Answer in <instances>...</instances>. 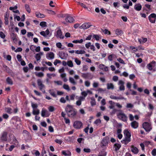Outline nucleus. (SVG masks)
<instances>
[{
  "instance_id": "f257e3e1",
  "label": "nucleus",
  "mask_w": 156,
  "mask_h": 156,
  "mask_svg": "<svg viewBox=\"0 0 156 156\" xmlns=\"http://www.w3.org/2000/svg\"><path fill=\"white\" fill-rule=\"evenodd\" d=\"M66 111L68 116L71 118H73L76 115L77 112L72 106L68 105L65 109Z\"/></svg>"
},
{
  "instance_id": "f03ea898",
  "label": "nucleus",
  "mask_w": 156,
  "mask_h": 156,
  "mask_svg": "<svg viewBox=\"0 0 156 156\" xmlns=\"http://www.w3.org/2000/svg\"><path fill=\"white\" fill-rule=\"evenodd\" d=\"M117 116L119 119L124 122H126L127 120V116L122 111H120L117 113Z\"/></svg>"
},
{
  "instance_id": "7ed1b4c3",
  "label": "nucleus",
  "mask_w": 156,
  "mask_h": 156,
  "mask_svg": "<svg viewBox=\"0 0 156 156\" xmlns=\"http://www.w3.org/2000/svg\"><path fill=\"white\" fill-rule=\"evenodd\" d=\"M156 62L154 61H152L151 62L147 64V67L149 70H153L155 72L156 71Z\"/></svg>"
},
{
  "instance_id": "20e7f679",
  "label": "nucleus",
  "mask_w": 156,
  "mask_h": 156,
  "mask_svg": "<svg viewBox=\"0 0 156 156\" xmlns=\"http://www.w3.org/2000/svg\"><path fill=\"white\" fill-rule=\"evenodd\" d=\"M143 128L147 132H149L152 129V127L151 124L148 122H145L142 124Z\"/></svg>"
},
{
  "instance_id": "39448f33",
  "label": "nucleus",
  "mask_w": 156,
  "mask_h": 156,
  "mask_svg": "<svg viewBox=\"0 0 156 156\" xmlns=\"http://www.w3.org/2000/svg\"><path fill=\"white\" fill-rule=\"evenodd\" d=\"M8 133L7 132L4 131L2 133L0 137V142L6 141L7 140Z\"/></svg>"
},
{
  "instance_id": "423d86ee",
  "label": "nucleus",
  "mask_w": 156,
  "mask_h": 156,
  "mask_svg": "<svg viewBox=\"0 0 156 156\" xmlns=\"http://www.w3.org/2000/svg\"><path fill=\"white\" fill-rule=\"evenodd\" d=\"M73 126L75 129H79L82 126V123L80 121H76L74 122Z\"/></svg>"
},
{
  "instance_id": "0eeeda50",
  "label": "nucleus",
  "mask_w": 156,
  "mask_h": 156,
  "mask_svg": "<svg viewBox=\"0 0 156 156\" xmlns=\"http://www.w3.org/2000/svg\"><path fill=\"white\" fill-rule=\"evenodd\" d=\"M82 77L85 79H92L93 78V76L91 74L89 73H82Z\"/></svg>"
},
{
  "instance_id": "6e6552de",
  "label": "nucleus",
  "mask_w": 156,
  "mask_h": 156,
  "mask_svg": "<svg viewBox=\"0 0 156 156\" xmlns=\"http://www.w3.org/2000/svg\"><path fill=\"white\" fill-rule=\"evenodd\" d=\"M124 82L122 80H119L118 83V85L119 86V90L124 91L125 88L124 86Z\"/></svg>"
},
{
  "instance_id": "1a4fd4ad",
  "label": "nucleus",
  "mask_w": 156,
  "mask_h": 156,
  "mask_svg": "<svg viewBox=\"0 0 156 156\" xmlns=\"http://www.w3.org/2000/svg\"><path fill=\"white\" fill-rule=\"evenodd\" d=\"M148 19L150 22L151 23H154L156 19V14L154 13L151 14L148 16Z\"/></svg>"
},
{
  "instance_id": "9d476101",
  "label": "nucleus",
  "mask_w": 156,
  "mask_h": 156,
  "mask_svg": "<svg viewBox=\"0 0 156 156\" xmlns=\"http://www.w3.org/2000/svg\"><path fill=\"white\" fill-rule=\"evenodd\" d=\"M46 58L48 60H52L55 58V54L53 52H49L46 54Z\"/></svg>"
},
{
  "instance_id": "9b49d317",
  "label": "nucleus",
  "mask_w": 156,
  "mask_h": 156,
  "mask_svg": "<svg viewBox=\"0 0 156 156\" xmlns=\"http://www.w3.org/2000/svg\"><path fill=\"white\" fill-rule=\"evenodd\" d=\"M59 57L62 59H66L68 57V55L67 53L61 51L59 53Z\"/></svg>"
},
{
  "instance_id": "f8f14e48",
  "label": "nucleus",
  "mask_w": 156,
  "mask_h": 156,
  "mask_svg": "<svg viewBox=\"0 0 156 156\" xmlns=\"http://www.w3.org/2000/svg\"><path fill=\"white\" fill-rule=\"evenodd\" d=\"M65 20L66 23H73L75 21L74 18L73 17L68 15L65 19Z\"/></svg>"
},
{
  "instance_id": "ddd939ff",
  "label": "nucleus",
  "mask_w": 156,
  "mask_h": 156,
  "mask_svg": "<svg viewBox=\"0 0 156 156\" xmlns=\"http://www.w3.org/2000/svg\"><path fill=\"white\" fill-rule=\"evenodd\" d=\"M56 36L57 37L60 38L61 39H62L64 38V36L62 35L61 30L60 29L57 30Z\"/></svg>"
},
{
  "instance_id": "4468645a",
  "label": "nucleus",
  "mask_w": 156,
  "mask_h": 156,
  "mask_svg": "<svg viewBox=\"0 0 156 156\" xmlns=\"http://www.w3.org/2000/svg\"><path fill=\"white\" fill-rule=\"evenodd\" d=\"M91 26V25L89 23H85L83 24L80 27V28L81 29H86L89 28Z\"/></svg>"
},
{
  "instance_id": "2eb2a0df",
  "label": "nucleus",
  "mask_w": 156,
  "mask_h": 156,
  "mask_svg": "<svg viewBox=\"0 0 156 156\" xmlns=\"http://www.w3.org/2000/svg\"><path fill=\"white\" fill-rule=\"evenodd\" d=\"M43 54V52H40V53H37L35 55V57L37 62H40V60L41 58V56H42Z\"/></svg>"
},
{
  "instance_id": "dca6fc26",
  "label": "nucleus",
  "mask_w": 156,
  "mask_h": 156,
  "mask_svg": "<svg viewBox=\"0 0 156 156\" xmlns=\"http://www.w3.org/2000/svg\"><path fill=\"white\" fill-rule=\"evenodd\" d=\"M123 133L125 138H130L131 134L130 133L128 130L125 129L124 130Z\"/></svg>"
},
{
  "instance_id": "f3484780",
  "label": "nucleus",
  "mask_w": 156,
  "mask_h": 156,
  "mask_svg": "<svg viewBox=\"0 0 156 156\" xmlns=\"http://www.w3.org/2000/svg\"><path fill=\"white\" fill-rule=\"evenodd\" d=\"M131 141V138H125V139L121 141V142L125 145L127 144Z\"/></svg>"
},
{
  "instance_id": "a211bd4d",
  "label": "nucleus",
  "mask_w": 156,
  "mask_h": 156,
  "mask_svg": "<svg viewBox=\"0 0 156 156\" xmlns=\"http://www.w3.org/2000/svg\"><path fill=\"white\" fill-rule=\"evenodd\" d=\"M131 125L133 128H137L138 126V123L136 121H133L131 122Z\"/></svg>"
},
{
  "instance_id": "6ab92c4d",
  "label": "nucleus",
  "mask_w": 156,
  "mask_h": 156,
  "mask_svg": "<svg viewBox=\"0 0 156 156\" xmlns=\"http://www.w3.org/2000/svg\"><path fill=\"white\" fill-rule=\"evenodd\" d=\"M131 151L134 154H137L139 151L137 148L133 146H132L131 147Z\"/></svg>"
},
{
  "instance_id": "aec40b11",
  "label": "nucleus",
  "mask_w": 156,
  "mask_h": 156,
  "mask_svg": "<svg viewBox=\"0 0 156 156\" xmlns=\"http://www.w3.org/2000/svg\"><path fill=\"white\" fill-rule=\"evenodd\" d=\"M99 67L100 69L103 70L104 71H107L108 70V67L103 64H100L99 66Z\"/></svg>"
},
{
  "instance_id": "412c9836",
  "label": "nucleus",
  "mask_w": 156,
  "mask_h": 156,
  "mask_svg": "<svg viewBox=\"0 0 156 156\" xmlns=\"http://www.w3.org/2000/svg\"><path fill=\"white\" fill-rule=\"evenodd\" d=\"M35 14L36 17L38 18H42L45 17V15L44 14H41L39 12H36Z\"/></svg>"
},
{
  "instance_id": "4be33fe9",
  "label": "nucleus",
  "mask_w": 156,
  "mask_h": 156,
  "mask_svg": "<svg viewBox=\"0 0 156 156\" xmlns=\"http://www.w3.org/2000/svg\"><path fill=\"white\" fill-rule=\"evenodd\" d=\"M134 8L136 10L140 11L141 9L142 6L140 4H137L134 5Z\"/></svg>"
},
{
  "instance_id": "5701e85b",
  "label": "nucleus",
  "mask_w": 156,
  "mask_h": 156,
  "mask_svg": "<svg viewBox=\"0 0 156 156\" xmlns=\"http://www.w3.org/2000/svg\"><path fill=\"white\" fill-rule=\"evenodd\" d=\"M147 39L146 38H144L143 37L138 39V41L140 44H143L145 43L147 41Z\"/></svg>"
},
{
  "instance_id": "b1692460",
  "label": "nucleus",
  "mask_w": 156,
  "mask_h": 156,
  "mask_svg": "<svg viewBox=\"0 0 156 156\" xmlns=\"http://www.w3.org/2000/svg\"><path fill=\"white\" fill-rule=\"evenodd\" d=\"M34 74L37 76L39 77H42L44 76V74L42 72H35Z\"/></svg>"
},
{
  "instance_id": "393cba45",
  "label": "nucleus",
  "mask_w": 156,
  "mask_h": 156,
  "mask_svg": "<svg viewBox=\"0 0 156 156\" xmlns=\"http://www.w3.org/2000/svg\"><path fill=\"white\" fill-rule=\"evenodd\" d=\"M7 83L9 85H12L13 84V81L12 79L9 77H8L6 79Z\"/></svg>"
},
{
  "instance_id": "a878e982",
  "label": "nucleus",
  "mask_w": 156,
  "mask_h": 156,
  "mask_svg": "<svg viewBox=\"0 0 156 156\" xmlns=\"http://www.w3.org/2000/svg\"><path fill=\"white\" fill-rule=\"evenodd\" d=\"M121 147L120 144L118 143H116L114 144V147L115 149V150L116 151L119 150Z\"/></svg>"
},
{
  "instance_id": "bb28decb",
  "label": "nucleus",
  "mask_w": 156,
  "mask_h": 156,
  "mask_svg": "<svg viewBox=\"0 0 156 156\" xmlns=\"http://www.w3.org/2000/svg\"><path fill=\"white\" fill-rule=\"evenodd\" d=\"M107 88L108 90H113L114 89V85L112 83H108L107 84Z\"/></svg>"
},
{
  "instance_id": "cd10ccee",
  "label": "nucleus",
  "mask_w": 156,
  "mask_h": 156,
  "mask_svg": "<svg viewBox=\"0 0 156 156\" xmlns=\"http://www.w3.org/2000/svg\"><path fill=\"white\" fill-rule=\"evenodd\" d=\"M115 33L118 36L121 35L123 34V32L120 30L117 29L115 30Z\"/></svg>"
},
{
  "instance_id": "c85d7f7f",
  "label": "nucleus",
  "mask_w": 156,
  "mask_h": 156,
  "mask_svg": "<svg viewBox=\"0 0 156 156\" xmlns=\"http://www.w3.org/2000/svg\"><path fill=\"white\" fill-rule=\"evenodd\" d=\"M5 110L6 112L9 114H11L13 113L12 109L10 108H5Z\"/></svg>"
},
{
  "instance_id": "c756f323",
  "label": "nucleus",
  "mask_w": 156,
  "mask_h": 156,
  "mask_svg": "<svg viewBox=\"0 0 156 156\" xmlns=\"http://www.w3.org/2000/svg\"><path fill=\"white\" fill-rule=\"evenodd\" d=\"M109 103L110 105L109 106V108L111 109H113L114 108L115 102L112 101H109Z\"/></svg>"
},
{
  "instance_id": "7c9ffc66",
  "label": "nucleus",
  "mask_w": 156,
  "mask_h": 156,
  "mask_svg": "<svg viewBox=\"0 0 156 156\" xmlns=\"http://www.w3.org/2000/svg\"><path fill=\"white\" fill-rule=\"evenodd\" d=\"M69 82L73 85L76 84V82L75 81L74 79L72 77H69Z\"/></svg>"
},
{
  "instance_id": "2f4dec72",
  "label": "nucleus",
  "mask_w": 156,
  "mask_h": 156,
  "mask_svg": "<svg viewBox=\"0 0 156 156\" xmlns=\"http://www.w3.org/2000/svg\"><path fill=\"white\" fill-rule=\"evenodd\" d=\"M40 90L43 93H45V90L44 89L45 86L43 84L39 86Z\"/></svg>"
},
{
  "instance_id": "473e14b6",
  "label": "nucleus",
  "mask_w": 156,
  "mask_h": 156,
  "mask_svg": "<svg viewBox=\"0 0 156 156\" xmlns=\"http://www.w3.org/2000/svg\"><path fill=\"white\" fill-rule=\"evenodd\" d=\"M39 110L38 109H33L32 113L34 115H38L39 114Z\"/></svg>"
},
{
  "instance_id": "72a5a7b5",
  "label": "nucleus",
  "mask_w": 156,
  "mask_h": 156,
  "mask_svg": "<svg viewBox=\"0 0 156 156\" xmlns=\"http://www.w3.org/2000/svg\"><path fill=\"white\" fill-rule=\"evenodd\" d=\"M75 52L76 53L78 54H84L86 52L85 51L82 50H76L75 51Z\"/></svg>"
},
{
  "instance_id": "f704fd0d",
  "label": "nucleus",
  "mask_w": 156,
  "mask_h": 156,
  "mask_svg": "<svg viewBox=\"0 0 156 156\" xmlns=\"http://www.w3.org/2000/svg\"><path fill=\"white\" fill-rule=\"evenodd\" d=\"M83 39H81L80 40H74L72 41V42L74 43L75 44H77V43H79V44H81L83 43Z\"/></svg>"
},
{
  "instance_id": "c9c22d12",
  "label": "nucleus",
  "mask_w": 156,
  "mask_h": 156,
  "mask_svg": "<svg viewBox=\"0 0 156 156\" xmlns=\"http://www.w3.org/2000/svg\"><path fill=\"white\" fill-rule=\"evenodd\" d=\"M47 76L48 77L49 79H51L52 78V77H55L56 76V74L55 73H47Z\"/></svg>"
},
{
  "instance_id": "e433bc0d",
  "label": "nucleus",
  "mask_w": 156,
  "mask_h": 156,
  "mask_svg": "<svg viewBox=\"0 0 156 156\" xmlns=\"http://www.w3.org/2000/svg\"><path fill=\"white\" fill-rule=\"evenodd\" d=\"M47 111L45 109L43 108H42L41 111V115L43 117H44L46 115V113Z\"/></svg>"
},
{
  "instance_id": "4c0bfd02",
  "label": "nucleus",
  "mask_w": 156,
  "mask_h": 156,
  "mask_svg": "<svg viewBox=\"0 0 156 156\" xmlns=\"http://www.w3.org/2000/svg\"><path fill=\"white\" fill-rule=\"evenodd\" d=\"M90 104L92 106L96 105V101L94 98H91V99Z\"/></svg>"
},
{
  "instance_id": "58836bf2",
  "label": "nucleus",
  "mask_w": 156,
  "mask_h": 156,
  "mask_svg": "<svg viewBox=\"0 0 156 156\" xmlns=\"http://www.w3.org/2000/svg\"><path fill=\"white\" fill-rule=\"evenodd\" d=\"M40 25L42 28L45 27L47 26V23L44 21L41 22L40 23Z\"/></svg>"
},
{
  "instance_id": "ea45409f",
  "label": "nucleus",
  "mask_w": 156,
  "mask_h": 156,
  "mask_svg": "<svg viewBox=\"0 0 156 156\" xmlns=\"http://www.w3.org/2000/svg\"><path fill=\"white\" fill-rule=\"evenodd\" d=\"M25 8L27 11L28 12L30 13V12L31 10L30 7L29 5L27 4L25 5Z\"/></svg>"
},
{
  "instance_id": "a19ab883",
  "label": "nucleus",
  "mask_w": 156,
  "mask_h": 156,
  "mask_svg": "<svg viewBox=\"0 0 156 156\" xmlns=\"http://www.w3.org/2000/svg\"><path fill=\"white\" fill-rule=\"evenodd\" d=\"M115 57V55L114 54H111L108 57V59L110 61H112L113 58Z\"/></svg>"
},
{
  "instance_id": "79ce46f5",
  "label": "nucleus",
  "mask_w": 156,
  "mask_h": 156,
  "mask_svg": "<svg viewBox=\"0 0 156 156\" xmlns=\"http://www.w3.org/2000/svg\"><path fill=\"white\" fill-rule=\"evenodd\" d=\"M148 108L150 110L152 111L154 109V107L152 104L150 103L148 104Z\"/></svg>"
},
{
  "instance_id": "37998d69",
  "label": "nucleus",
  "mask_w": 156,
  "mask_h": 156,
  "mask_svg": "<svg viewBox=\"0 0 156 156\" xmlns=\"http://www.w3.org/2000/svg\"><path fill=\"white\" fill-rule=\"evenodd\" d=\"M62 153L65 156H70L71 154V153L69 151H62Z\"/></svg>"
},
{
  "instance_id": "c03bdc74",
  "label": "nucleus",
  "mask_w": 156,
  "mask_h": 156,
  "mask_svg": "<svg viewBox=\"0 0 156 156\" xmlns=\"http://www.w3.org/2000/svg\"><path fill=\"white\" fill-rule=\"evenodd\" d=\"M67 65L70 67H73V64L71 60L67 61Z\"/></svg>"
},
{
  "instance_id": "a18cd8bd",
  "label": "nucleus",
  "mask_w": 156,
  "mask_h": 156,
  "mask_svg": "<svg viewBox=\"0 0 156 156\" xmlns=\"http://www.w3.org/2000/svg\"><path fill=\"white\" fill-rule=\"evenodd\" d=\"M63 88L67 90L68 91H69L70 90V88L69 86V85L67 84H64L63 85Z\"/></svg>"
},
{
  "instance_id": "49530a36",
  "label": "nucleus",
  "mask_w": 156,
  "mask_h": 156,
  "mask_svg": "<svg viewBox=\"0 0 156 156\" xmlns=\"http://www.w3.org/2000/svg\"><path fill=\"white\" fill-rule=\"evenodd\" d=\"M31 106L33 109H35L37 108L38 105L37 104H34L33 102L31 103Z\"/></svg>"
},
{
  "instance_id": "de8ad7c7",
  "label": "nucleus",
  "mask_w": 156,
  "mask_h": 156,
  "mask_svg": "<svg viewBox=\"0 0 156 156\" xmlns=\"http://www.w3.org/2000/svg\"><path fill=\"white\" fill-rule=\"evenodd\" d=\"M74 61L78 65H80L81 64V61L79 60L77 58H74Z\"/></svg>"
},
{
  "instance_id": "09e8293b",
  "label": "nucleus",
  "mask_w": 156,
  "mask_h": 156,
  "mask_svg": "<svg viewBox=\"0 0 156 156\" xmlns=\"http://www.w3.org/2000/svg\"><path fill=\"white\" fill-rule=\"evenodd\" d=\"M48 109L49 112H53L55 110V108L53 106H50L48 108Z\"/></svg>"
},
{
  "instance_id": "8fccbe9b",
  "label": "nucleus",
  "mask_w": 156,
  "mask_h": 156,
  "mask_svg": "<svg viewBox=\"0 0 156 156\" xmlns=\"http://www.w3.org/2000/svg\"><path fill=\"white\" fill-rule=\"evenodd\" d=\"M101 122V121L100 119H96L95 121L94 122V123L97 125H98Z\"/></svg>"
},
{
  "instance_id": "3c124183",
  "label": "nucleus",
  "mask_w": 156,
  "mask_h": 156,
  "mask_svg": "<svg viewBox=\"0 0 156 156\" xmlns=\"http://www.w3.org/2000/svg\"><path fill=\"white\" fill-rule=\"evenodd\" d=\"M117 60L121 64H125V63L124 61L121 58H117Z\"/></svg>"
},
{
  "instance_id": "603ef678",
  "label": "nucleus",
  "mask_w": 156,
  "mask_h": 156,
  "mask_svg": "<svg viewBox=\"0 0 156 156\" xmlns=\"http://www.w3.org/2000/svg\"><path fill=\"white\" fill-rule=\"evenodd\" d=\"M88 69V67L86 65H84L83 66L82 71H86Z\"/></svg>"
},
{
  "instance_id": "864d4df0",
  "label": "nucleus",
  "mask_w": 156,
  "mask_h": 156,
  "mask_svg": "<svg viewBox=\"0 0 156 156\" xmlns=\"http://www.w3.org/2000/svg\"><path fill=\"white\" fill-rule=\"evenodd\" d=\"M75 138L73 136L71 137H68V140L70 142H73Z\"/></svg>"
},
{
  "instance_id": "5fc2aeb1",
  "label": "nucleus",
  "mask_w": 156,
  "mask_h": 156,
  "mask_svg": "<svg viewBox=\"0 0 156 156\" xmlns=\"http://www.w3.org/2000/svg\"><path fill=\"white\" fill-rule=\"evenodd\" d=\"M37 82L38 86L43 84L42 81L40 79H37Z\"/></svg>"
},
{
  "instance_id": "6e6d98bb",
  "label": "nucleus",
  "mask_w": 156,
  "mask_h": 156,
  "mask_svg": "<svg viewBox=\"0 0 156 156\" xmlns=\"http://www.w3.org/2000/svg\"><path fill=\"white\" fill-rule=\"evenodd\" d=\"M55 142L57 143H58L60 145H61L62 143V141L61 140H59L58 139H56L55 140Z\"/></svg>"
},
{
  "instance_id": "4d7b16f0",
  "label": "nucleus",
  "mask_w": 156,
  "mask_h": 156,
  "mask_svg": "<svg viewBox=\"0 0 156 156\" xmlns=\"http://www.w3.org/2000/svg\"><path fill=\"white\" fill-rule=\"evenodd\" d=\"M54 82L58 85H61L62 84V82L61 81H55Z\"/></svg>"
},
{
  "instance_id": "13d9d810",
  "label": "nucleus",
  "mask_w": 156,
  "mask_h": 156,
  "mask_svg": "<svg viewBox=\"0 0 156 156\" xmlns=\"http://www.w3.org/2000/svg\"><path fill=\"white\" fill-rule=\"evenodd\" d=\"M0 37L2 39H4L5 37V35L2 32L0 31Z\"/></svg>"
},
{
  "instance_id": "bf43d9fd",
  "label": "nucleus",
  "mask_w": 156,
  "mask_h": 156,
  "mask_svg": "<svg viewBox=\"0 0 156 156\" xmlns=\"http://www.w3.org/2000/svg\"><path fill=\"white\" fill-rule=\"evenodd\" d=\"M61 62V61L60 60L56 59L55 60L54 62V64L55 66H56L57 64L60 63Z\"/></svg>"
},
{
  "instance_id": "052dcab7",
  "label": "nucleus",
  "mask_w": 156,
  "mask_h": 156,
  "mask_svg": "<svg viewBox=\"0 0 156 156\" xmlns=\"http://www.w3.org/2000/svg\"><path fill=\"white\" fill-rule=\"evenodd\" d=\"M133 105L131 103H128L127 104L126 107L127 108H132L133 107Z\"/></svg>"
},
{
  "instance_id": "680f3d73",
  "label": "nucleus",
  "mask_w": 156,
  "mask_h": 156,
  "mask_svg": "<svg viewBox=\"0 0 156 156\" xmlns=\"http://www.w3.org/2000/svg\"><path fill=\"white\" fill-rule=\"evenodd\" d=\"M119 79L118 76H114L112 78V80L115 82L117 81Z\"/></svg>"
},
{
  "instance_id": "e2e57ef3",
  "label": "nucleus",
  "mask_w": 156,
  "mask_h": 156,
  "mask_svg": "<svg viewBox=\"0 0 156 156\" xmlns=\"http://www.w3.org/2000/svg\"><path fill=\"white\" fill-rule=\"evenodd\" d=\"M99 85V83L98 82H94L93 84V86L94 87H97Z\"/></svg>"
},
{
  "instance_id": "0e129e2a",
  "label": "nucleus",
  "mask_w": 156,
  "mask_h": 156,
  "mask_svg": "<svg viewBox=\"0 0 156 156\" xmlns=\"http://www.w3.org/2000/svg\"><path fill=\"white\" fill-rule=\"evenodd\" d=\"M85 85L87 87H89L90 85V82L88 81H86L85 82Z\"/></svg>"
},
{
  "instance_id": "69168bd1",
  "label": "nucleus",
  "mask_w": 156,
  "mask_h": 156,
  "mask_svg": "<svg viewBox=\"0 0 156 156\" xmlns=\"http://www.w3.org/2000/svg\"><path fill=\"white\" fill-rule=\"evenodd\" d=\"M151 154L153 156H156V149H154L152 150Z\"/></svg>"
},
{
  "instance_id": "338daca9",
  "label": "nucleus",
  "mask_w": 156,
  "mask_h": 156,
  "mask_svg": "<svg viewBox=\"0 0 156 156\" xmlns=\"http://www.w3.org/2000/svg\"><path fill=\"white\" fill-rule=\"evenodd\" d=\"M120 75L121 76H123L125 77H126L128 76V74L127 72H124L122 73V74H121Z\"/></svg>"
},
{
  "instance_id": "774afa93",
  "label": "nucleus",
  "mask_w": 156,
  "mask_h": 156,
  "mask_svg": "<svg viewBox=\"0 0 156 156\" xmlns=\"http://www.w3.org/2000/svg\"><path fill=\"white\" fill-rule=\"evenodd\" d=\"M60 101L63 103H64L66 102V100L64 97H62L60 100Z\"/></svg>"
}]
</instances>
